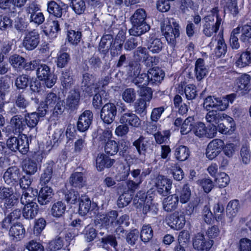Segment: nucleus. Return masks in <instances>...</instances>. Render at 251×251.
<instances>
[{"instance_id": "nucleus-1", "label": "nucleus", "mask_w": 251, "mask_h": 251, "mask_svg": "<svg viewBox=\"0 0 251 251\" xmlns=\"http://www.w3.org/2000/svg\"><path fill=\"white\" fill-rule=\"evenodd\" d=\"M147 14L143 8L137 9L130 19L132 27L129 30L130 35H141L150 29V26L146 22Z\"/></svg>"}, {"instance_id": "nucleus-2", "label": "nucleus", "mask_w": 251, "mask_h": 251, "mask_svg": "<svg viewBox=\"0 0 251 251\" xmlns=\"http://www.w3.org/2000/svg\"><path fill=\"white\" fill-rule=\"evenodd\" d=\"M163 33L168 43L175 45L176 38L179 36V26L173 18L168 19L161 26Z\"/></svg>"}, {"instance_id": "nucleus-3", "label": "nucleus", "mask_w": 251, "mask_h": 251, "mask_svg": "<svg viewBox=\"0 0 251 251\" xmlns=\"http://www.w3.org/2000/svg\"><path fill=\"white\" fill-rule=\"evenodd\" d=\"M36 74L38 78L41 81H44L46 86L48 88H51L56 82V75L46 64H39L37 66Z\"/></svg>"}, {"instance_id": "nucleus-4", "label": "nucleus", "mask_w": 251, "mask_h": 251, "mask_svg": "<svg viewBox=\"0 0 251 251\" xmlns=\"http://www.w3.org/2000/svg\"><path fill=\"white\" fill-rule=\"evenodd\" d=\"M151 172V168L143 169L142 172L141 170L139 169L131 171V175L134 178V180H128L126 182L128 189L133 192L138 189L140 184L146 177L150 174Z\"/></svg>"}, {"instance_id": "nucleus-5", "label": "nucleus", "mask_w": 251, "mask_h": 251, "mask_svg": "<svg viewBox=\"0 0 251 251\" xmlns=\"http://www.w3.org/2000/svg\"><path fill=\"white\" fill-rule=\"evenodd\" d=\"M117 113L116 105L112 102H108L102 107L100 117L104 123L110 124L114 121Z\"/></svg>"}, {"instance_id": "nucleus-6", "label": "nucleus", "mask_w": 251, "mask_h": 251, "mask_svg": "<svg viewBox=\"0 0 251 251\" xmlns=\"http://www.w3.org/2000/svg\"><path fill=\"white\" fill-rule=\"evenodd\" d=\"M40 43V35L35 29L25 33L23 42V46L26 50L35 49Z\"/></svg>"}, {"instance_id": "nucleus-7", "label": "nucleus", "mask_w": 251, "mask_h": 251, "mask_svg": "<svg viewBox=\"0 0 251 251\" xmlns=\"http://www.w3.org/2000/svg\"><path fill=\"white\" fill-rule=\"evenodd\" d=\"M204 23L203 25V33L207 37H211L216 33L219 29L220 20L214 22V19L211 15H207L203 19Z\"/></svg>"}, {"instance_id": "nucleus-8", "label": "nucleus", "mask_w": 251, "mask_h": 251, "mask_svg": "<svg viewBox=\"0 0 251 251\" xmlns=\"http://www.w3.org/2000/svg\"><path fill=\"white\" fill-rule=\"evenodd\" d=\"M46 114L45 109L38 107L36 112L27 113L25 115V126L30 128H33L38 124L40 118Z\"/></svg>"}, {"instance_id": "nucleus-9", "label": "nucleus", "mask_w": 251, "mask_h": 251, "mask_svg": "<svg viewBox=\"0 0 251 251\" xmlns=\"http://www.w3.org/2000/svg\"><path fill=\"white\" fill-rule=\"evenodd\" d=\"M172 185V180L165 176L159 175L156 179L157 192L163 196H167L171 193Z\"/></svg>"}, {"instance_id": "nucleus-10", "label": "nucleus", "mask_w": 251, "mask_h": 251, "mask_svg": "<svg viewBox=\"0 0 251 251\" xmlns=\"http://www.w3.org/2000/svg\"><path fill=\"white\" fill-rule=\"evenodd\" d=\"M20 177V169L16 166H12L7 169L3 177L7 184L13 186L18 182Z\"/></svg>"}, {"instance_id": "nucleus-11", "label": "nucleus", "mask_w": 251, "mask_h": 251, "mask_svg": "<svg viewBox=\"0 0 251 251\" xmlns=\"http://www.w3.org/2000/svg\"><path fill=\"white\" fill-rule=\"evenodd\" d=\"M185 222L184 215L176 211L169 216L168 224L172 228L179 230L184 227Z\"/></svg>"}, {"instance_id": "nucleus-12", "label": "nucleus", "mask_w": 251, "mask_h": 251, "mask_svg": "<svg viewBox=\"0 0 251 251\" xmlns=\"http://www.w3.org/2000/svg\"><path fill=\"white\" fill-rule=\"evenodd\" d=\"M93 114L89 110H85L79 117L77 123L78 130L84 132L88 130L92 124Z\"/></svg>"}, {"instance_id": "nucleus-13", "label": "nucleus", "mask_w": 251, "mask_h": 251, "mask_svg": "<svg viewBox=\"0 0 251 251\" xmlns=\"http://www.w3.org/2000/svg\"><path fill=\"white\" fill-rule=\"evenodd\" d=\"M44 34L50 38H55L60 30V25L58 21H47L41 26Z\"/></svg>"}, {"instance_id": "nucleus-14", "label": "nucleus", "mask_w": 251, "mask_h": 251, "mask_svg": "<svg viewBox=\"0 0 251 251\" xmlns=\"http://www.w3.org/2000/svg\"><path fill=\"white\" fill-rule=\"evenodd\" d=\"M120 123L127 126L138 127L141 126V120L135 114L128 112L121 115Z\"/></svg>"}, {"instance_id": "nucleus-15", "label": "nucleus", "mask_w": 251, "mask_h": 251, "mask_svg": "<svg viewBox=\"0 0 251 251\" xmlns=\"http://www.w3.org/2000/svg\"><path fill=\"white\" fill-rule=\"evenodd\" d=\"M213 240L206 241L202 234H197L193 240L194 248L200 251H208L213 245Z\"/></svg>"}, {"instance_id": "nucleus-16", "label": "nucleus", "mask_w": 251, "mask_h": 251, "mask_svg": "<svg viewBox=\"0 0 251 251\" xmlns=\"http://www.w3.org/2000/svg\"><path fill=\"white\" fill-rule=\"evenodd\" d=\"M53 195L52 189L48 186H44L38 193V202L41 205H47L52 201Z\"/></svg>"}, {"instance_id": "nucleus-17", "label": "nucleus", "mask_w": 251, "mask_h": 251, "mask_svg": "<svg viewBox=\"0 0 251 251\" xmlns=\"http://www.w3.org/2000/svg\"><path fill=\"white\" fill-rule=\"evenodd\" d=\"M100 246L107 251H118L116 238L113 235H108L101 238Z\"/></svg>"}, {"instance_id": "nucleus-18", "label": "nucleus", "mask_w": 251, "mask_h": 251, "mask_svg": "<svg viewBox=\"0 0 251 251\" xmlns=\"http://www.w3.org/2000/svg\"><path fill=\"white\" fill-rule=\"evenodd\" d=\"M80 92L78 89L71 90L66 99V105L71 110L76 109L80 101Z\"/></svg>"}, {"instance_id": "nucleus-19", "label": "nucleus", "mask_w": 251, "mask_h": 251, "mask_svg": "<svg viewBox=\"0 0 251 251\" xmlns=\"http://www.w3.org/2000/svg\"><path fill=\"white\" fill-rule=\"evenodd\" d=\"M223 122L218 125V131L222 134H231L235 129V124L233 119L226 115Z\"/></svg>"}, {"instance_id": "nucleus-20", "label": "nucleus", "mask_w": 251, "mask_h": 251, "mask_svg": "<svg viewBox=\"0 0 251 251\" xmlns=\"http://www.w3.org/2000/svg\"><path fill=\"white\" fill-rule=\"evenodd\" d=\"M251 79L250 75L247 74L242 75L237 80L235 89L237 92L241 91V94L244 95L250 91Z\"/></svg>"}, {"instance_id": "nucleus-21", "label": "nucleus", "mask_w": 251, "mask_h": 251, "mask_svg": "<svg viewBox=\"0 0 251 251\" xmlns=\"http://www.w3.org/2000/svg\"><path fill=\"white\" fill-rule=\"evenodd\" d=\"M147 49L153 54L158 53L163 48V44L161 40L155 37L153 34L150 35L147 40Z\"/></svg>"}, {"instance_id": "nucleus-22", "label": "nucleus", "mask_w": 251, "mask_h": 251, "mask_svg": "<svg viewBox=\"0 0 251 251\" xmlns=\"http://www.w3.org/2000/svg\"><path fill=\"white\" fill-rule=\"evenodd\" d=\"M179 203L177 194H173L167 196L163 201V207L165 211L172 212L176 210Z\"/></svg>"}, {"instance_id": "nucleus-23", "label": "nucleus", "mask_w": 251, "mask_h": 251, "mask_svg": "<svg viewBox=\"0 0 251 251\" xmlns=\"http://www.w3.org/2000/svg\"><path fill=\"white\" fill-rule=\"evenodd\" d=\"M60 80L62 86L65 89L71 88L74 84L72 71L66 69L62 71Z\"/></svg>"}, {"instance_id": "nucleus-24", "label": "nucleus", "mask_w": 251, "mask_h": 251, "mask_svg": "<svg viewBox=\"0 0 251 251\" xmlns=\"http://www.w3.org/2000/svg\"><path fill=\"white\" fill-rule=\"evenodd\" d=\"M79 201L78 212L82 216L86 215L90 210H93L97 206L96 203H92L90 199L86 196L82 197Z\"/></svg>"}, {"instance_id": "nucleus-25", "label": "nucleus", "mask_w": 251, "mask_h": 251, "mask_svg": "<svg viewBox=\"0 0 251 251\" xmlns=\"http://www.w3.org/2000/svg\"><path fill=\"white\" fill-rule=\"evenodd\" d=\"M224 143V142H209L206 151L207 157L210 160L216 157L221 152Z\"/></svg>"}, {"instance_id": "nucleus-26", "label": "nucleus", "mask_w": 251, "mask_h": 251, "mask_svg": "<svg viewBox=\"0 0 251 251\" xmlns=\"http://www.w3.org/2000/svg\"><path fill=\"white\" fill-rule=\"evenodd\" d=\"M85 178L81 172H75L69 177V183L76 189L82 188L85 185Z\"/></svg>"}, {"instance_id": "nucleus-27", "label": "nucleus", "mask_w": 251, "mask_h": 251, "mask_svg": "<svg viewBox=\"0 0 251 251\" xmlns=\"http://www.w3.org/2000/svg\"><path fill=\"white\" fill-rule=\"evenodd\" d=\"M96 161L98 170L101 171L106 168L111 167L115 162V160L111 159L104 154H101L98 155Z\"/></svg>"}, {"instance_id": "nucleus-28", "label": "nucleus", "mask_w": 251, "mask_h": 251, "mask_svg": "<svg viewBox=\"0 0 251 251\" xmlns=\"http://www.w3.org/2000/svg\"><path fill=\"white\" fill-rule=\"evenodd\" d=\"M113 41L112 34L109 33L103 35L98 47V50L100 52L103 54H106L109 51V49H110Z\"/></svg>"}, {"instance_id": "nucleus-29", "label": "nucleus", "mask_w": 251, "mask_h": 251, "mask_svg": "<svg viewBox=\"0 0 251 251\" xmlns=\"http://www.w3.org/2000/svg\"><path fill=\"white\" fill-rule=\"evenodd\" d=\"M195 76L198 81L202 80L207 75L208 70L204 64V61L202 58L198 59L195 62Z\"/></svg>"}, {"instance_id": "nucleus-30", "label": "nucleus", "mask_w": 251, "mask_h": 251, "mask_svg": "<svg viewBox=\"0 0 251 251\" xmlns=\"http://www.w3.org/2000/svg\"><path fill=\"white\" fill-rule=\"evenodd\" d=\"M39 207L36 202H31L25 204L23 208V215L27 219H32L37 215Z\"/></svg>"}, {"instance_id": "nucleus-31", "label": "nucleus", "mask_w": 251, "mask_h": 251, "mask_svg": "<svg viewBox=\"0 0 251 251\" xmlns=\"http://www.w3.org/2000/svg\"><path fill=\"white\" fill-rule=\"evenodd\" d=\"M25 232L23 225L20 223H18L11 226L9 231V234L16 240H20L24 237Z\"/></svg>"}, {"instance_id": "nucleus-32", "label": "nucleus", "mask_w": 251, "mask_h": 251, "mask_svg": "<svg viewBox=\"0 0 251 251\" xmlns=\"http://www.w3.org/2000/svg\"><path fill=\"white\" fill-rule=\"evenodd\" d=\"M10 124L12 128L19 133L26 128L25 117L16 114L13 116L10 120Z\"/></svg>"}, {"instance_id": "nucleus-33", "label": "nucleus", "mask_w": 251, "mask_h": 251, "mask_svg": "<svg viewBox=\"0 0 251 251\" xmlns=\"http://www.w3.org/2000/svg\"><path fill=\"white\" fill-rule=\"evenodd\" d=\"M226 115L220 113L216 110L209 111L205 116L207 122L211 123L212 126L219 124L225 118Z\"/></svg>"}, {"instance_id": "nucleus-34", "label": "nucleus", "mask_w": 251, "mask_h": 251, "mask_svg": "<svg viewBox=\"0 0 251 251\" xmlns=\"http://www.w3.org/2000/svg\"><path fill=\"white\" fill-rule=\"evenodd\" d=\"M150 83L153 84L156 82H160L164 77V74L162 71L158 67L150 69L147 73Z\"/></svg>"}, {"instance_id": "nucleus-35", "label": "nucleus", "mask_w": 251, "mask_h": 251, "mask_svg": "<svg viewBox=\"0 0 251 251\" xmlns=\"http://www.w3.org/2000/svg\"><path fill=\"white\" fill-rule=\"evenodd\" d=\"M116 211L112 210L108 212L102 218H100L102 225L106 228L112 226H116V220L118 217Z\"/></svg>"}, {"instance_id": "nucleus-36", "label": "nucleus", "mask_w": 251, "mask_h": 251, "mask_svg": "<svg viewBox=\"0 0 251 251\" xmlns=\"http://www.w3.org/2000/svg\"><path fill=\"white\" fill-rule=\"evenodd\" d=\"M168 166L175 179L177 181H180L182 179L184 174L182 170L177 163L174 161H171L169 162Z\"/></svg>"}, {"instance_id": "nucleus-37", "label": "nucleus", "mask_w": 251, "mask_h": 251, "mask_svg": "<svg viewBox=\"0 0 251 251\" xmlns=\"http://www.w3.org/2000/svg\"><path fill=\"white\" fill-rule=\"evenodd\" d=\"M141 35L134 36L127 39L124 45V49L126 51H130L142 44V38Z\"/></svg>"}, {"instance_id": "nucleus-38", "label": "nucleus", "mask_w": 251, "mask_h": 251, "mask_svg": "<svg viewBox=\"0 0 251 251\" xmlns=\"http://www.w3.org/2000/svg\"><path fill=\"white\" fill-rule=\"evenodd\" d=\"M66 209L65 203L61 201H58L52 205L51 214L54 217L60 218L65 214Z\"/></svg>"}, {"instance_id": "nucleus-39", "label": "nucleus", "mask_w": 251, "mask_h": 251, "mask_svg": "<svg viewBox=\"0 0 251 251\" xmlns=\"http://www.w3.org/2000/svg\"><path fill=\"white\" fill-rule=\"evenodd\" d=\"M47 11L50 14L52 15L57 18H61L63 13L62 7L54 0L48 2Z\"/></svg>"}, {"instance_id": "nucleus-40", "label": "nucleus", "mask_w": 251, "mask_h": 251, "mask_svg": "<svg viewBox=\"0 0 251 251\" xmlns=\"http://www.w3.org/2000/svg\"><path fill=\"white\" fill-rule=\"evenodd\" d=\"M23 169L27 175H34L37 171V163L29 158L25 159L23 161Z\"/></svg>"}, {"instance_id": "nucleus-41", "label": "nucleus", "mask_w": 251, "mask_h": 251, "mask_svg": "<svg viewBox=\"0 0 251 251\" xmlns=\"http://www.w3.org/2000/svg\"><path fill=\"white\" fill-rule=\"evenodd\" d=\"M239 201L237 200L230 201L226 206V215L230 219L235 217L240 209Z\"/></svg>"}, {"instance_id": "nucleus-42", "label": "nucleus", "mask_w": 251, "mask_h": 251, "mask_svg": "<svg viewBox=\"0 0 251 251\" xmlns=\"http://www.w3.org/2000/svg\"><path fill=\"white\" fill-rule=\"evenodd\" d=\"M60 100V98L57 97L55 93L52 92L49 93L47 95L46 97L45 103L42 102L38 107L45 109V111L47 113V109L49 106L53 107V105Z\"/></svg>"}, {"instance_id": "nucleus-43", "label": "nucleus", "mask_w": 251, "mask_h": 251, "mask_svg": "<svg viewBox=\"0 0 251 251\" xmlns=\"http://www.w3.org/2000/svg\"><path fill=\"white\" fill-rule=\"evenodd\" d=\"M9 61L14 68L21 70L23 69L25 59L19 54H14L10 56Z\"/></svg>"}, {"instance_id": "nucleus-44", "label": "nucleus", "mask_w": 251, "mask_h": 251, "mask_svg": "<svg viewBox=\"0 0 251 251\" xmlns=\"http://www.w3.org/2000/svg\"><path fill=\"white\" fill-rule=\"evenodd\" d=\"M189 149L185 146H180L176 148L175 152L176 158L180 161L186 160L189 157Z\"/></svg>"}, {"instance_id": "nucleus-45", "label": "nucleus", "mask_w": 251, "mask_h": 251, "mask_svg": "<svg viewBox=\"0 0 251 251\" xmlns=\"http://www.w3.org/2000/svg\"><path fill=\"white\" fill-rule=\"evenodd\" d=\"M128 74L131 76L139 75L141 70V65L138 61H131L128 65L126 66Z\"/></svg>"}, {"instance_id": "nucleus-46", "label": "nucleus", "mask_w": 251, "mask_h": 251, "mask_svg": "<svg viewBox=\"0 0 251 251\" xmlns=\"http://www.w3.org/2000/svg\"><path fill=\"white\" fill-rule=\"evenodd\" d=\"M67 39L71 44L76 46L80 42L82 34L79 31L71 29L67 31Z\"/></svg>"}, {"instance_id": "nucleus-47", "label": "nucleus", "mask_w": 251, "mask_h": 251, "mask_svg": "<svg viewBox=\"0 0 251 251\" xmlns=\"http://www.w3.org/2000/svg\"><path fill=\"white\" fill-rule=\"evenodd\" d=\"M19 203V199L17 196L14 194L9 198L5 200L3 203V206L2 208L4 215L9 212V210L16 206Z\"/></svg>"}, {"instance_id": "nucleus-48", "label": "nucleus", "mask_w": 251, "mask_h": 251, "mask_svg": "<svg viewBox=\"0 0 251 251\" xmlns=\"http://www.w3.org/2000/svg\"><path fill=\"white\" fill-rule=\"evenodd\" d=\"M190 234L188 231L186 230L181 231L178 237L179 245L176 247V249H179L180 248L185 249V248L187 247L188 244L190 243Z\"/></svg>"}, {"instance_id": "nucleus-49", "label": "nucleus", "mask_w": 251, "mask_h": 251, "mask_svg": "<svg viewBox=\"0 0 251 251\" xmlns=\"http://www.w3.org/2000/svg\"><path fill=\"white\" fill-rule=\"evenodd\" d=\"M132 82L137 87L142 88L146 87L149 83H150L149 76L147 74L142 73L138 75L133 79Z\"/></svg>"}, {"instance_id": "nucleus-50", "label": "nucleus", "mask_w": 251, "mask_h": 251, "mask_svg": "<svg viewBox=\"0 0 251 251\" xmlns=\"http://www.w3.org/2000/svg\"><path fill=\"white\" fill-rule=\"evenodd\" d=\"M14 100L16 105L20 110L25 109L29 104L28 101L22 93H16Z\"/></svg>"}, {"instance_id": "nucleus-51", "label": "nucleus", "mask_w": 251, "mask_h": 251, "mask_svg": "<svg viewBox=\"0 0 251 251\" xmlns=\"http://www.w3.org/2000/svg\"><path fill=\"white\" fill-rule=\"evenodd\" d=\"M95 92L96 93L93 97L92 104L95 109H99L103 104V100L106 99V98H104L103 96L104 94H105V96L106 94L104 90H101L100 91H98Z\"/></svg>"}, {"instance_id": "nucleus-52", "label": "nucleus", "mask_w": 251, "mask_h": 251, "mask_svg": "<svg viewBox=\"0 0 251 251\" xmlns=\"http://www.w3.org/2000/svg\"><path fill=\"white\" fill-rule=\"evenodd\" d=\"M191 195V193L189 187L187 184H185L177 195L178 198L180 199V203H186L189 201Z\"/></svg>"}, {"instance_id": "nucleus-53", "label": "nucleus", "mask_w": 251, "mask_h": 251, "mask_svg": "<svg viewBox=\"0 0 251 251\" xmlns=\"http://www.w3.org/2000/svg\"><path fill=\"white\" fill-rule=\"evenodd\" d=\"M153 236V231L150 225H144L140 233V238L144 242L149 241Z\"/></svg>"}, {"instance_id": "nucleus-54", "label": "nucleus", "mask_w": 251, "mask_h": 251, "mask_svg": "<svg viewBox=\"0 0 251 251\" xmlns=\"http://www.w3.org/2000/svg\"><path fill=\"white\" fill-rule=\"evenodd\" d=\"M147 102L143 98L138 99L134 104L135 111L140 115H146L147 113Z\"/></svg>"}, {"instance_id": "nucleus-55", "label": "nucleus", "mask_w": 251, "mask_h": 251, "mask_svg": "<svg viewBox=\"0 0 251 251\" xmlns=\"http://www.w3.org/2000/svg\"><path fill=\"white\" fill-rule=\"evenodd\" d=\"M123 100L129 103L133 102L136 100V94L133 88L126 89L122 93Z\"/></svg>"}, {"instance_id": "nucleus-56", "label": "nucleus", "mask_w": 251, "mask_h": 251, "mask_svg": "<svg viewBox=\"0 0 251 251\" xmlns=\"http://www.w3.org/2000/svg\"><path fill=\"white\" fill-rule=\"evenodd\" d=\"M240 27H238L234 29L230 34L229 40L230 46L232 49L237 50L240 47L238 35L240 33Z\"/></svg>"}, {"instance_id": "nucleus-57", "label": "nucleus", "mask_w": 251, "mask_h": 251, "mask_svg": "<svg viewBox=\"0 0 251 251\" xmlns=\"http://www.w3.org/2000/svg\"><path fill=\"white\" fill-rule=\"evenodd\" d=\"M52 167L48 165L46 168L44 170V173L41 175L40 177V184L42 186L48 184L52 177Z\"/></svg>"}, {"instance_id": "nucleus-58", "label": "nucleus", "mask_w": 251, "mask_h": 251, "mask_svg": "<svg viewBox=\"0 0 251 251\" xmlns=\"http://www.w3.org/2000/svg\"><path fill=\"white\" fill-rule=\"evenodd\" d=\"M88 63L90 69L93 72H96L99 70L101 66L102 62L100 58L97 55H93L88 58Z\"/></svg>"}, {"instance_id": "nucleus-59", "label": "nucleus", "mask_w": 251, "mask_h": 251, "mask_svg": "<svg viewBox=\"0 0 251 251\" xmlns=\"http://www.w3.org/2000/svg\"><path fill=\"white\" fill-rule=\"evenodd\" d=\"M30 77L26 75L19 76L15 80V85L18 89H25L28 86Z\"/></svg>"}, {"instance_id": "nucleus-60", "label": "nucleus", "mask_w": 251, "mask_h": 251, "mask_svg": "<svg viewBox=\"0 0 251 251\" xmlns=\"http://www.w3.org/2000/svg\"><path fill=\"white\" fill-rule=\"evenodd\" d=\"M227 51V46L223 38L220 39L217 43V46L215 49V53L217 57H221L225 55Z\"/></svg>"}, {"instance_id": "nucleus-61", "label": "nucleus", "mask_w": 251, "mask_h": 251, "mask_svg": "<svg viewBox=\"0 0 251 251\" xmlns=\"http://www.w3.org/2000/svg\"><path fill=\"white\" fill-rule=\"evenodd\" d=\"M132 199V197L131 194L128 193H125L119 197L117 201V205L119 207H124L128 205Z\"/></svg>"}, {"instance_id": "nucleus-62", "label": "nucleus", "mask_w": 251, "mask_h": 251, "mask_svg": "<svg viewBox=\"0 0 251 251\" xmlns=\"http://www.w3.org/2000/svg\"><path fill=\"white\" fill-rule=\"evenodd\" d=\"M123 45V43L119 42L118 41H113L109 50L112 57L117 56L120 54Z\"/></svg>"}, {"instance_id": "nucleus-63", "label": "nucleus", "mask_w": 251, "mask_h": 251, "mask_svg": "<svg viewBox=\"0 0 251 251\" xmlns=\"http://www.w3.org/2000/svg\"><path fill=\"white\" fill-rule=\"evenodd\" d=\"M251 56L250 51L243 52L239 59L237 61V65L240 67H244L248 66L251 63Z\"/></svg>"}, {"instance_id": "nucleus-64", "label": "nucleus", "mask_w": 251, "mask_h": 251, "mask_svg": "<svg viewBox=\"0 0 251 251\" xmlns=\"http://www.w3.org/2000/svg\"><path fill=\"white\" fill-rule=\"evenodd\" d=\"M241 32V40L244 43H250V39L251 38V25L249 24L245 25L242 27Z\"/></svg>"}]
</instances>
